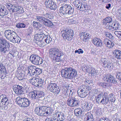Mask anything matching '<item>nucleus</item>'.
Here are the masks:
<instances>
[{
  "instance_id": "1",
  "label": "nucleus",
  "mask_w": 121,
  "mask_h": 121,
  "mask_svg": "<svg viewBox=\"0 0 121 121\" xmlns=\"http://www.w3.org/2000/svg\"><path fill=\"white\" fill-rule=\"evenodd\" d=\"M49 54L50 57L56 62L62 61L64 59L63 53L57 47L49 49Z\"/></svg>"
},
{
  "instance_id": "2",
  "label": "nucleus",
  "mask_w": 121,
  "mask_h": 121,
  "mask_svg": "<svg viewBox=\"0 0 121 121\" xmlns=\"http://www.w3.org/2000/svg\"><path fill=\"white\" fill-rule=\"evenodd\" d=\"M61 72L62 77L68 79H72L75 77L77 73L75 69L71 67L62 69Z\"/></svg>"
},
{
  "instance_id": "3",
  "label": "nucleus",
  "mask_w": 121,
  "mask_h": 121,
  "mask_svg": "<svg viewBox=\"0 0 121 121\" xmlns=\"http://www.w3.org/2000/svg\"><path fill=\"white\" fill-rule=\"evenodd\" d=\"M74 11V9L70 5L63 4L60 8L59 12L62 16L68 14H72Z\"/></svg>"
},
{
  "instance_id": "4",
  "label": "nucleus",
  "mask_w": 121,
  "mask_h": 121,
  "mask_svg": "<svg viewBox=\"0 0 121 121\" xmlns=\"http://www.w3.org/2000/svg\"><path fill=\"white\" fill-rule=\"evenodd\" d=\"M43 92L42 91H34L30 93L32 98L34 99L42 100V103L44 104L46 103L44 102L46 100L47 98H44L43 95Z\"/></svg>"
},
{
  "instance_id": "5",
  "label": "nucleus",
  "mask_w": 121,
  "mask_h": 121,
  "mask_svg": "<svg viewBox=\"0 0 121 121\" xmlns=\"http://www.w3.org/2000/svg\"><path fill=\"white\" fill-rule=\"evenodd\" d=\"M47 89L50 91L54 93L58 94L60 92V89L57 84L54 81H51L47 84Z\"/></svg>"
},
{
  "instance_id": "6",
  "label": "nucleus",
  "mask_w": 121,
  "mask_h": 121,
  "mask_svg": "<svg viewBox=\"0 0 121 121\" xmlns=\"http://www.w3.org/2000/svg\"><path fill=\"white\" fill-rule=\"evenodd\" d=\"M30 60L32 64L36 65H39L42 64L43 66H45L46 63L45 61L43 60L40 57L36 55H32L30 57Z\"/></svg>"
},
{
  "instance_id": "7",
  "label": "nucleus",
  "mask_w": 121,
  "mask_h": 121,
  "mask_svg": "<svg viewBox=\"0 0 121 121\" xmlns=\"http://www.w3.org/2000/svg\"><path fill=\"white\" fill-rule=\"evenodd\" d=\"M28 72L27 75L30 76H32L35 75L37 76L42 73L41 69L37 68L34 66H30L28 67Z\"/></svg>"
},
{
  "instance_id": "8",
  "label": "nucleus",
  "mask_w": 121,
  "mask_h": 121,
  "mask_svg": "<svg viewBox=\"0 0 121 121\" xmlns=\"http://www.w3.org/2000/svg\"><path fill=\"white\" fill-rule=\"evenodd\" d=\"M9 42L6 40H0V52L5 54L9 52Z\"/></svg>"
},
{
  "instance_id": "9",
  "label": "nucleus",
  "mask_w": 121,
  "mask_h": 121,
  "mask_svg": "<svg viewBox=\"0 0 121 121\" xmlns=\"http://www.w3.org/2000/svg\"><path fill=\"white\" fill-rule=\"evenodd\" d=\"M62 36L65 39L68 40H71L74 35V33L73 30L70 29L63 30L61 31Z\"/></svg>"
},
{
  "instance_id": "10",
  "label": "nucleus",
  "mask_w": 121,
  "mask_h": 121,
  "mask_svg": "<svg viewBox=\"0 0 121 121\" xmlns=\"http://www.w3.org/2000/svg\"><path fill=\"white\" fill-rule=\"evenodd\" d=\"M17 103L21 107H26L29 106L30 104V101L25 98L17 97L16 99Z\"/></svg>"
},
{
  "instance_id": "11",
  "label": "nucleus",
  "mask_w": 121,
  "mask_h": 121,
  "mask_svg": "<svg viewBox=\"0 0 121 121\" xmlns=\"http://www.w3.org/2000/svg\"><path fill=\"white\" fill-rule=\"evenodd\" d=\"M4 34L6 38L10 41L13 42L17 35L15 32L10 30L5 31Z\"/></svg>"
},
{
  "instance_id": "12",
  "label": "nucleus",
  "mask_w": 121,
  "mask_h": 121,
  "mask_svg": "<svg viewBox=\"0 0 121 121\" xmlns=\"http://www.w3.org/2000/svg\"><path fill=\"white\" fill-rule=\"evenodd\" d=\"M81 103L82 108L84 111H88L91 109L92 105L91 103L83 100L82 101Z\"/></svg>"
},
{
  "instance_id": "13",
  "label": "nucleus",
  "mask_w": 121,
  "mask_h": 121,
  "mask_svg": "<svg viewBox=\"0 0 121 121\" xmlns=\"http://www.w3.org/2000/svg\"><path fill=\"white\" fill-rule=\"evenodd\" d=\"M101 65L104 68H112V66L113 67L112 63L110 62L107 59L105 58H102L100 61Z\"/></svg>"
},
{
  "instance_id": "14",
  "label": "nucleus",
  "mask_w": 121,
  "mask_h": 121,
  "mask_svg": "<svg viewBox=\"0 0 121 121\" xmlns=\"http://www.w3.org/2000/svg\"><path fill=\"white\" fill-rule=\"evenodd\" d=\"M103 78L105 81L108 83H115L117 82L114 77L111 75L104 74L103 76Z\"/></svg>"
},
{
  "instance_id": "15",
  "label": "nucleus",
  "mask_w": 121,
  "mask_h": 121,
  "mask_svg": "<svg viewBox=\"0 0 121 121\" xmlns=\"http://www.w3.org/2000/svg\"><path fill=\"white\" fill-rule=\"evenodd\" d=\"M67 103L68 105L70 106H75L78 104V100L74 98H69L67 100Z\"/></svg>"
},
{
  "instance_id": "16",
  "label": "nucleus",
  "mask_w": 121,
  "mask_h": 121,
  "mask_svg": "<svg viewBox=\"0 0 121 121\" xmlns=\"http://www.w3.org/2000/svg\"><path fill=\"white\" fill-rule=\"evenodd\" d=\"M53 120L56 121H63L65 119L63 114L60 112H56L53 115Z\"/></svg>"
},
{
  "instance_id": "17",
  "label": "nucleus",
  "mask_w": 121,
  "mask_h": 121,
  "mask_svg": "<svg viewBox=\"0 0 121 121\" xmlns=\"http://www.w3.org/2000/svg\"><path fill=\"white\" fill-rule=\"evenodd\" d=\"M13 88L14 91L17 95L23 94L24 92L23 88L22 86L16 85L13 87Z\"/></svg>"
},
{
  "instance_id": "18",
  "label": "nucleus",
  "mask_w": 121,
  "mask_h": 121,
  "mask_svg": "<svg viewBox=\"0 0 121 121\" xmlns=\"http://www.w3.org/2000/svg\"><path fill=\"white\" fill-rule=\"evenodd\" d=\"M6 71L3 64L0 63V78L4 79L6 77Z\"/></svg>"
},
{
  "instance_id": "19",
  "label": "nucleus",
  "mask_w": 121,
  "mask_h": 121,
  "mask_svg": "<svg viewBox=\"0 0 121 121\" xmlns=\"http://www.w3.org/2000/svg\"><path fill=\"white\" fill-rule=\"evenodd\" d=\"M44 114V116H46L51 113L52 111V109L50 107L46 106L41 107Z\"/></svg>"
},
{
  "instance_id": "20",
  "label": "nucleus",
  "mask_w": 121,
  "mask_h": 121,
  "mask_svg": "<svg viewBox=\"0 0 121 121\" xmlns=\"http://www.w3.org/2000/svg\"><path fill=\"white\" fill-rule=\"evenodd\" d=\"M46 35L43 33H39L37 34L34 37V39L36 41H39L40 43H41L42 41V40H43V39H44Z\"/></svg>"
},
{
  "instance_id": "21",
  "label": "nucleus",
  "mask_w": 121,
  "mask_h": 121,
  "mask_svg": "<svg viewBox=\"0 0 121 121\" xmlns=\"http://www.w3.org/2000/svg\"><path fill=\"white\" fill-rule=\"evenodd\" d=\"M105 94V93H101L97 96L95 100V101L96 103L99 104H101V102L102 101V99L103 96Z\"/></svg>"
},
{
  "instance_id": "22",
  "label": "nucleus",
  "mask_w": 121,
  "mask_h": 121,
  "mask_svg": "<svg viewBox=\"0 0 121 121\" xmlns=\"http://www.w3.org/2000/svg\"><path fill=\"white\" fill-rule=\"evenodd\" d=\"M93 43L98 47H101L102 45L101 40L99 39L95 38L92 40Z\"/></svg>"
},
{
  "instance_id": "23",
  "label": "nucleus",
  "mask_w": 121,
  "mask_h": 121,
  "mask_svg": "<svg viewBox=\"0 0 121 121\" xmlns=\"http://www.w3.org/2000/svg\"><path fill=\"white\" fill-rule=\"evenodd\" d=\"M112 52L115 57L117 59H121V51L117 49H115L112 50Z\"/></svg>"
},
{
  "instance_id": "24",
  "label": "nucleus",
  "mask_w": 121,
  "mask_h": 121,
  "mask_svg": "<svg viewBox=\"0 0 121 121\" xmlns=\"http://www.w3.org/2000/svg\"><path fill=\"white\" fill-rule=\"evenodd\" d=\"M8 13V11L6 8L3 6H0V16L6 15Z\"/></svg>"
},
{
  "instance_id": "25",
  "label": "nucleus",
  "mask_w": 121,
  "mask_h": 121,
  "mask_svg": "<svg viewBox=\"0 0 121 121\" xmlns=\"http://www.w3.org/2000/svg\"><path fill=\"white\" fill-rule=\"evenodd\" d=\"M2 99L1 102L4 106L7 104V102L8 99L6 96L5 95H2L0 96V99Z\"/></svg>"
},
{
  "instance_id": "26",
  "label": "nucleus",
  "mask_w": 121,
  "mask_h": 121,
  "mask_svg": "<svg viewBox=\"0 0 121 121\" xmlns=\"http://www.w3.org/2000/svg\"><path fill=\"white\" fill-rule=\"evenodd\" d=\"M41 107H38L35 110V112L38 115L44 116Z\"/></svg>"
},
{
  "instance_id": "27",
  "label": "nucleus",
  "mask_w": 121,
  "mask_h": 121,
  "mask_svg": "<svg viewBox=\"0 0 121 121\" xmlns=\"http://www.w3.org/2000/svg\"><path fill=\"white\" fill-rule=\"evenodd\" d=\"M77 93L78 95L81 98H84L86 96L87 94L86 93V92H84L82 91V89L81 88L78 90Z\"/></svg>"
},
{
  "instance_id": "28",
  "label": "nucleus",
  "mask_w": 121,
  "mask_h": 121,
  "mask_svg": "<svg viewBox=\"0 0 121 121\" xmlns=\"http://www.w3.org/2000/svg\"><path fill=\"white\" fill-rule=\"evenodd\" d=\"M43 24L45 26L49 27H52L54 25L51 21L47 18L46 19Z\"/></svg>"
},
{
  "instance_id": "29",
  "label": "nucleus",
  "mask_w": 121,
  "mask_h": 121,
  "mask_svg": "<svg viewBox=\"0 0 121 121\" xmlns=\"http://www.w3.org/2000/svg\"><path fill=\"white\" fill-rule=\"evenodd\" d=\"M54 3L52 0H47L45 1V4L46 8L50 9L51 6H52Z\"/></svg>"
},
{
  "instance_id": "30",
  "label": "nucleus",
  "mask_w": 121,
  "mask_h": 121,
  "mask_svg": "<svg viewBox=\"0 0 121 121\" xmlns=\"http://www.w3.org/2000/svg\"><path fill=\"white\" fill-rule=\"evenodd\" d=\"M114 42L113 41L108 40L106 44V47L108 48L111 49L113 48L114 45Z\"/></svg>"
},
{
  "instance_id": "31",
  "label": "nucleus",
  "mask_w": 121,
  "mask_h": 121,
  "mask_svg": "<svg viewBox=\"0 0 121 121\" xmlns=\"http://www.w3.org/2000/svg\"><path fill=\"white\" fill-rule=\"evenodd\" d=\"M112 21V18L111 17H107L103 20V23L104 24H106L108 23L111 22Z\"/></svg>"
},
{
  "instance_id": "32",
  "label": "nucleus",
  "mask_w": 121,
  "mask_h": 121,
  "mask_svg": "<svg viewBox=\"0 0 121 121\" xmlns=\"http://www.w3.org/2000/svg\"><path fill=\"white\" fill-rule=\"evenodd\" d=\"M80 36H83V38L87 37L90 38L91 37V35L88 33H87L85 32L81 31L80 33Z\"/></svg>"
},
{
  "instance_id": "33",
  "label": "nucleus",
  "mask_w": 121,
  "mask_h": 121,
  "mask_svg": "<svg viewBox=\"0 0 121 121\" xmlns=\"http://www.w3.org/2000/svg\"><path fill=\"white\" fill-rule=\"evenodd\" d=\"M82 89V91H84L88 95L89 93V90H90V88L89 87L86 86H83L81 88Z\"/></svg>"
},
{
  "instance_id": "34",
  "label": "nucleus",
  "mask_w": 121,
  "mask_h": 121,
  "mask_svg": "<svg viewBox=\"0 0 121 121\" xmlns=\"http://www.w3.org/2000/svg\"><path fill=\"white\" fill-rule=\"evenodd\" d=\"M37 81V82L38 83L37 84V86L36 87H42L43 85L44 80L42 79L41 78L40 79L38 78Z\"/></svg>"
},
{
  "instance_id": "35",
  "label": "nucleus",
  "mask_w": 121,
  "mask_h": 121,
  "mask_svg": "<svg viewBox=\"0 0 121 121\" xmlns=\"http://www.w3.org/2000/svg\"><path fill=\"white\" fill-rule=\"evenodd\" d=\"M113 30H119L121 28V26L118 23H115L114 22L113 23Z\"/></svg>"
},
{
  "instance_id": "36",
  "label": "nucleus",
  "mask_w": 121,
  "mask_h": 121,
  "mask_svg": "<svg viewBox=\"0 0 121 121\" xmlns=\"http://www.w3.org/2000/svg\"><path fill=\"white\" fill-rule=\"evenodd\" d=\"M33 23L34 27L36 28V29L40 30V29L39 28L41 27L42 25L40 23L35 21L33 22Z\"/></svg>"
},
{
  "instance_id": "37",
  "label": "nucleus",
  "mask_w": 121,
  "mask_h": 121,
  "mask_svg": "<svg viewBox=\"0 0 121 121\" xmlns=\"http://www.w3.org/2000/svg\"><path fill=\"white\" fill-rule=\"evenodd\" d=\"M82 112V111L81 110L78 108L75 109L74 110L75 115L77 117H79L80 116Z\"/></svg>"
},
{
  "instance_id": "38",
  "label": "nucleus",
  "mask_w": 121,
  "mask_h": 121,
  "mask_svg": "<svg viewBox=\"0 0 121 121\" xmlns=\"http://www.w3.org/2000/svg\"><path fill=\"white\" fill-rule=\"evenodd\" d=\"M44 40L45 42L47 43L48 44L51 42L52 40V39L49 35H46Z\"/></svg>"
},
{
  "instance_id": "39",
  "label": "nucleus",
  "mask_w": 121,
  "mask_h": 121,
  "mask_svg": "<svg viewBox=\"0 0 121 121\" xmlns=\"http://www.w3.org/2000/svg\"><path fill=\"white\" fill-rule=\"evenodd\" d=\"M102 99L101 104L106 105L109 102V100L107 98L103 97Z\"/></svg>"
},
{
  "instance_id": "40",
  "label": "nucleus",
  "mask_w": 121,
  "mask_h": 121,
  "mask_svg": "<svg viewBox=\"0 0 121 121\" xmlns=\"http://www.w3.org/2000/svg\"><path fill=\"white\" fill-rule=\"evenodd\" d=\"M86 117L85 118L87 120V121H93L92 119V116L91 114L88 113L86 114Z\"/></svg>"
},
{
  "instance_id": "41",
  "label": "nucleus",
  "mask_w": 121,
  "mask_h": 121,
  "mask_svg": "<svg viewBox=\"0 0 121 121\" xmlns=\"http://www.w3.org/2000/svg\"><path fill=\"white\" fill-rule=\"evenodd\" d=\"M36 20L39 21L40 22L43 23L46 19L43 17L39 16H36Z\"/></svg>"
},
{
  "instance_id": "42",
  "label": "nucleus",
  "mask_w": 121,
  "mask_h": 121,
  "mask_svg": "<svg viewBox=\"0 0 121 121\" xmlns=\"http://www.w3.org/2000/svg\"><path fill=\"white\" fill-rule=\"evenodd\" d=\"M79 10L80 11H84L88 10L87 6L86 5L81 4Z\"/></svg>"
},
{
  "instance_id": "43",
  "label": "nucleus",
  "mask_w": 121,
  "mask_h": 121,
  "mask_svg": "<svg viewBox=\"0 0 121 121\" xmlns=\"http://www.w3.org/2000/svg\"><path fill=\"white\" fill-rule=\"evenodd\" d=\"M108 98L109 101L110 100L111 102H114L115 100V98L114 97L112 93H111L109 95Z\"/></svg>"
},
{
  "instance_id": "44",
  "label": "nucleus",
  "mask_w": 121,
  "mask_h": 121,
  "mask_svg": "<svg viewBox=\"0 0 121 121\" xmlns=\"http://www.w3.org/2000/svg\"><path fill=\"white\" fill-rule=\"evenodd\" d=\"M98 85L103 87L106 88L108 85V84L104 82H99L97 83Z\"/></svg>"
},
{
  "instance_id": "45",
  "label": "nucleus",
  "mask_w": 121,
  "mask_h": 121,
  "mask_svg": "<svg viewBox=\"0 0 121 121\" xmlns=\"http://www.w3.org/2000/svg\"><path fill=\"white\" fill-rule=\"evenodd\" d=\"M91 66L87 65H84L82 67V69L83 71H86L87 72H89V69L90 68Z\"/></svg>"
},
{
  "instance_id": "46",
  "label": "nucleus",
  "mask_w": 121,
  "mask_h": 121,
  "mask_svg": "<svg viewBox=\"0 0 121 121\" xmlns=\"http://www.w3.org/2000/svg\"><path fill=\"white\" fill-rule=\"evenodd\" d=\"M16 26L19 28H24L26 27V25L23 23H18L16 24Z\"/></svg>"
},
{
  "instance_id": "47",
  "label": "nucleus",
  "mask_w": 121,
  "mask_h": 121,
  "mask_svg": "<svg viewBox=\"0 0 121 121\" xmlns=\"http://www.w3.org/2000/svg\"><path fill=\"white\" fill-rule=\"evenodd\" d=\"M116 77L121 82V72L117 71L116 72Z\"/></svg>"
},
{
  "instance_id": "48",
  "label": "nucleus",
  "mask_w": 121,
  "mask_h": 121,
  "mask_svg": "<svg viewBox=\"0 0 121 121\" xmlns=\"http://www.w3.org/2000/svg\"><path fill=\"white\" fill-rule=\"evenodd\" d=\"M114 34L120 39L121 40V31H115Z\"/></svg>"
},
{
  "instance_id": "49",
  "label": "nucleus",
  "mask_w": 121,
  "mask_h": 121,
  "mask_svg": "<svg viewBox=\"0 0 121 121\" xmlns=\"http://www.w3.org/2000/svg\"><path fill=\"white\" fill-rule=\"evenodd\" d=\"M14 39L15 40H13L12 42L13 43H20L21 39L17 35Z\"/></svg>"
},
{
  "instance_id": "50",
  "label": "nucleus",
  "mask_w": 121,
  "mask_h": 121,
  "mask_svg": "<svg viewBox=\"0 0 121 121\" xmlns=\"http://www.w3.org/2000/svg\"><path fill=\"white\" fill-rule=\"evenodd\" d=\"M97 71L94 68L91 69V74H92L93 75H94L96 76L97 75Z\"/></svg>"
},
{
  "instance_id": "51",
  "label": "nucleus",
  "mask_w": 121,
  "mask_h": 121,
  "mask_svg": "<svg viewBox=\"0 0 121 121\" xmlns=\"http://www.w3.org/2000/svg\"><path fill=\"white\" fill-rule=\"evenodd\" d=\"M18 10L17 13L19 14H21L23 13L24 12L23 8L20 6L18 7Z\"/></svg>"
},
{
  "instance_id": "52",
  "label": "nucleus",
  "mask_w": 121,
  "mask_h": 121,
  "mask_svg": "<svg viewBox=\"0 0 121 121\" xmlns=\"http://www.w3.org/2000/svg\"><path fill=\"white\" fill-rule=\"evenodd\" d=\"M57 6L55 3H54L52 6H51L50 9L52 10H55L57 8Z\"/></svg>"
},
{
  "instance_id": "53",
  "label": "nucleus",
  "mask_w": 121,
  "mask_h": 121,
  "mask_svg": "<svg viewBox=\"0 0 121 121\" xmlns=\"http://www.w3.org/2000/svg\"><path fill=\"white\" fill-rule=\"evenodd\" d=\"M6 5L8 10H10L12 9L13 5L9 3L6 4Z\"/></svg>"
},
{
  "instance_id": "54",
  "label": "nucleus",
  "mask_w": 121,
  "mask_h": 121,
  "mask_svg": "<svg viewBox=\"0 0 121 121\" xmlns=\"http://www.w3.org/2000/svg\"><path fill=\"white\" fill-rule=\"evenodd\" d=\"M75 53H78L79 54L80 53H83V51L81 49H79L78 50H76L75 51Z\"/></svg>"
},
{
  "instance_id": "55",
  "label": "nucleus",
  "mask_w": 121,
  "mask_h": 121,
  "mask_svg": "<svg viewBox=\"0 0 121 121\" xmlns=\"http://www.w3.org/2000/svg\"><path fill=\"white\" fill-rule=\"evenodd\" d=\"M21 74L22 75V73H17V77L18 79L19 80H22L23 79V77L22 76Z\"/></svg>"
},
{
  "instance_id": "56",
  "label": "nucleus",
  "mask_w": 121,
  "mask_h": 121,
  "mask_svg": "<svg viewBox=\"0 0 121 121\" xmlns=\"http://www.w3.org/2000/svg\"><path fill=\"white\" fill-rule=\"evenodd\" d=\"M7 18V17H0V20L2 22H4L6 21Z\"/></svg>"
},
{
  "instance_id": "57",
  "label": "nucleus",
  "mask_w": 121,
  "mask_h": 121,
  "mask_svg": "<svg viewBox=\"0 0 121 121\" xmlns=\"http://www.w3.org/2000/svg\"><path fill=\"white\" fill-rule=\"evenodd\" d=\"M18 7H13V9L12 10V12H17L18 10Z\"/></svg>"
},
{
  "instance_id": "58",
  "label": "nucleus",
  "mask_w": 121,
  "mask_h": 121,
  "mask_svg": "<svg viewBox=\"0 0 121 121\" xmlns=\"http://www.w3.org/2000/svg\"><path fill=\"white\" fill-rule=\"evenodd\" d=\"M35 78H30L29 80V81L30 82V83L32 84V85L33 84V83L34 81H35Z\"/></svg>"
},
{
  "instance_id": "59",
  "label": "nucleus",
  "mask_w": 121,
  "mask_h": 121,
  "mask_svg": "<svg viewBox=\"0 0 121 121\" xmlns=\"http://www.w3.org/2000/svg\"><path fill=\"white\" fill-rule=\"evenodd\" d=\"M99 121H109V120L107 118H104H104H100L99 120Z\"/></svg>"
},
{
  "instance_id": "60",
  "label": "nucleus",
  "mask_w": 121,
  "mask_h": 121,
  "mask_svg": "<svg viewBox=\"0 0 121 121\" xmlns=\"http://www.w3.org/2000/svg\"><path fill=\"white\" fill-rule=\"evenodd\" d=\"M106 37L109 38H112V37H113V36L111 34L109 33H107L106 34Z\"/></svg>"
},
{
  "instance_id": "61",
  "label": "nucleus",
  "mask_w": 121,
  "mask_h": 121,
  "mask_svg": "<svg viewBox=\"0 0 121 121\" xmlns=\"http://www.w3.org/2000/svg\"><path fill=\"white\" fill-rule=\"evenodd\" d=\"M7 107V106L6 105L4 106V105L2 104L1 103V102H0V108H2V109H5V108Z\"/></svg>"
},
{
  "instance_id": "62",
  "label": "nucleus",
  "mask_w": 121,
  "mask_h": 121,
  "mask_svg": "<svg viewBox=\"0 0 121 121\" xmlns=\"http://www.w3.org/2000/svg\"><path fill=\"white\" fill-rule=\"evenodd\" d=\"M96 50L97 49H92L91 51V54L92 55H94L95 53Z\"/></svg>"
},
{
  "instance_id": "63",
  "label": "nucleus",
  "mask_w": 121,
  "mask_h": 121,
  "mask_svg": "<svg viewBox=\"0 0 121 121\" xmlns=\"http://www.w3.org/2000/svg\"><path fill=\"white\" fill-rule=\"evenodd\" d=\"M46 17L50 19H52L53 18L52 16L50 14H48V13L46 14Z\"/></svg>"
},
{
  "instance_id": "64",
  "label": "nucleus",
  "mask_w": 121,
  "mask_h": 121,
  "mask_svg": "<svg viewBox=\"0 0 121 121\" xmlns=\"http://www.w3.org/2000/svg\"><path fill=\"white\" fill-rule=\"evenodd\" d=\"M45 121H54L52 118L50 117L47 118L45 119Z\"/></svg>"
}]
</instances>
